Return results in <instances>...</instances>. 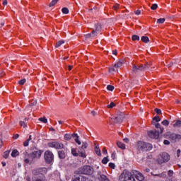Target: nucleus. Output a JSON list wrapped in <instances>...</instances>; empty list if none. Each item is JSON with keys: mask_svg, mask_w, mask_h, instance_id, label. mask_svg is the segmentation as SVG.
<instances>
[{"mask_svg": "<svg viewBox=\"0 0 181 181\" xmlns=\"http://www.w3.org/2000/svg\"><path fill=\"white\" fill-rule=\"evenodd\" d=\"M42 153H43V151L42 150L35 151L30 153H28L24 159V163L26 165H32L35 159H40V156H42Z\"/></svg>", "mask_w": 181, "mask_h": 181, "instance_id": "f257e3e1", "label": "nucleus"}, {"mask_svg": "<svg viewBox=\"0 0 181 181\" xmlns=\"http://www.w3.org/2000/svg\"><path fill=\"white\" fill-rule=\"evenodd\" d=\"M136 148L139 152H148V151H152L153 146H152V144L139 141L137 142Z\"/></svg>", "mask_w": 181, "mask_h": 181, "instance_id": "f03ea898", "label": "nucleus"}, {"mask_svg": "<svg viewBox=\"0 0 181 181\" xmlns=\"http://www.w3.org/2000/svg\"><path fill=\"white\" fill-rule=\"evenodd\" d=\"M79 175H87L88 176H91L94 173V168L90 165H83L82 168H79Z\"/></svg>", "mask_w": 181, "mask_h": 181, "instance_id": "7ed1b4c3", "label": "nucleus"}, {"mask_svg": "<svg viewBox=\"0 0 181 181\" xmlns=\"http://www.w3.org/2000/svg\"><path fill=\"white\" fill-rule=\"evenodd\" d=\"M149 64H141V65H135L134 64L132 66V71L135 73V74L139 73V71H145V70L149 69Z\"/></svg>", "mask_w": 181, "mask_h": 181, "instance_id": "20e7f679", "label": "nucleus"}, {"mask_svg": "<svg viewBox=\"0 0 181 181\" xmlns=\"http://www.w3.org/2000/svg\"><path fill=\"white\" fill-rule=\"evenodd\" d=\"M44 159L45 161V163L47 165H50V163H53L54 160V155H53V153L50 151H46L44 154Z\"/></svg>", "mask_w": 181, "mask_h": 181, "instance_id": "39448f33", "label": "nucleus"}, {"mask_svg": "<svg viewBox=\"0 0 181 181\" xmlns=\"http://www.w3.org/2000/svg\"><path fill=\"white\" fill-rule=\"evenodd\" d=\"M125 118V115L123 112H119L115 117H112L114 124H122Z\"/></svg>", "mask_w": 181, "mask_h": 181, "instance_id": "423d86ee", "label": "nucleus"}, {"mask_svg": "<svg viewBox=\"0 0 181 181\" xmlns=\"http://www.w3.org/2000/svg\"><path fill=\"white\" fill-rule=\"evenodd\" d=\"M161 160H158V163L162 165V163H166L170 160V156L166 152H163L160 154Z\"/></svg>", "mask_w": 181, "mask_h": 181, "instance_id": "0eeeda50", "label": "nucleus"}, {"mask_svg": "<svg viewBox=\"0 0 181 181\" xmlns=\"http://www.w3.org/2000/svg\"><path fill=\"white\" fill-rule=\"evenodd\" d=\"M167 136H168V139L173 142H179L181 139V135L176 133L168 132Z\"/></svg>", "mask_w": 181, "mask_h": 181, "instance_id": "6e6552de", "label": "nucleus"}, {"mask_svg": "<svg viewBox=\"0 0 181 181\" xmlns=\"http://www.w3.org/2000/svg\"><path fill=\"white\" fill-rule=\"evenodd\" d=\"M49 148H54V149H64V144L60 141H52L47 144Z\"/></svg>", "mask_w": 181, "mask_h": 181, "instance_id": "1a4fd4ad", "label": "nucleus"}, {"mask_svg": "<svg viewBox=\"0 0 181 181\" xmlns=\"http://www.w3.org/2000/svg\"><path fill=\"white\" fill-rule=\"evenodd\" d=\"M47 174V168H38L36 169H34L33 170V175L35 176H39V175H42V176H45V175Z\"/></svg>", "mask_w": 181, "mask_h": 181, "instance_id": "9d476101", "label": "nucleus"}, {"mask_svg": "<svg viewBox=\"0 0 181 181\" xmlns=\"http://www.w3.org/2000/svg\"><path fill=\"white\" fill-rule=\"evenodd\" d=\"M159 131L156 130H151L148 132V135L150 138H152L153 139H158L159 138Z\"/></svg>", "mask_w": 181, "mask_h": 181, "instance_id": "9b49d317", "label": "nucleus"}, {"mask_svg": "<svg viewBox=\"0 0 181 181\" xmlns=\"http://www.w3.org/2000/svg\"><path fill=\"white\" fill-rule=\"evenodd\" d=\"M97 177L100 181H111L108 179V177L107 175L103 174L101 171H98L97 173Z\"/></svg>", "mask_w": 181, "mask_h": 181, "instance_id": "f8f14e48", "label": "nucleus"}, {"mask_svg": "<svg viewBox=\"0 0 181 181\" xmlns=\"http://www.w3.org/2000/svg\"><path fill=\"white\" fill-rule=\"evenodd\" d=\"M135 176H136V179L139 181H142L144 180V179H145V177L144 176V175H142V173L138 171H136Z\"/></svg>", "mask_w": 181, "mask_h": 181, "instance_id": "ddd939ff", "label": "nucleus"}, {"mask_svg": "<svg viewBox=\"0 0 181 181\" xmlns=\"http://www.w3.org/2000/svg\"><path fill=\"white\" fill-rule=\"evenodd\" d=\"M78 155H79V156L81 158H87V154L86 153V150H83L81 148L78 149Z\"/></svg>", "mask_w": 181, "mask_h": 181, "instance_id": "4468645a", "label": "nucleus"}, {"mask_svg": "<svg viewBox=\"0 0 181 181\" xmlns=\"http://www.w3.org/2000/svg\"><path fill=\"white\" fill-rule=\"evenodd\" d=\"M152 124H153V125H155V127L157 128V129H160V130H158L159 134H162V132H163V130L165 129L163 127H162L159 123L152 122Z\"/></svg>", "mask_w": 181, "mask_h": 181, "instance_id": "2eb2a0df", "label": "nucleus"}, {"mask_svg": "<svg viewBox=\"0 0 181 181\" xmlns=\"http://www.w3.org/2000/svg\"><path fill=\"white\" fill-rule=\"evenodd\" d=\"M72 136L73 138H74V141L76 144H78V145H81V141L79 139L78 134L74 133V134H72Z\"/></svg>", "mask_w": 181, "mask_h": 181, "instance_id": "dca6fc26", "label": "nucleus"}, {"mask_svg": "<svg viewBox=\"0 0 181 181\" xmlns=\"http://www.w3.org/2000/svg\"><path fill=\"white\" fill-rule=\"evenodd\" d=\"M73 181H87V178L83 175H78Z\"/></svg>", "mask_w": 181, "mask_h": 181, "instance_id": "f3484780", "label": "nucleus"}, {"mask_svg": "<svg viewBox=\"0 0 181 181\" xmlns=\"http://www.w3.org/2000/svg\"><path fill=\"white\" fill-rule=\"evenodd\" d=\"M95 36H97V32L94 30L90 33L86 34V37L87 39H90V37H95Z\"/></svg>", "mask_w": 181, "mask_h": 181, "instance_id": "a211bd4d", "label": "nucleus"}, {"mask_svg": "<svg viewBox=\"0 0 181 181\" xmlns=\"http://www.w3.org/2000/svg\"><path fill=\"white\" fill-rule=\"evenodd\" d=\"M58 156L59 159H64L66 158V153L64 151H58Z\"/></svg>", "mask_w": 181, "mask_h": 181, "instance_id": "6ab92c4d", "label": "nucleus"}, {"mask_svg": "<svg viewBox=\"0 0 181 181\" xmlns=\"http://www.w3.org/2000/svg\"><path fill=\"white\" fill-rule=\"evenodd\" d=\"M93 30H95V32L97 33V35H98V32L101 30V24L100 23L95 24V29Z\"/></svg>", "mask_w": 181, "mask_h": 181, "instance_id": "aec40b11", "label": "nucleus"}, {"mask_svg": "<svg viewBox=\"0 0 181 181\" xmlns=\"http://www.w3.org/2000/svg\"><path fill=\"white\" fill-rule=\"evenodd\" d=\"M33 181H46V179L42 177H33Z\"/></svg>", "mask_w": 181, "mask_h": 181, "instance_id": "412c9836", "label": "nucleus"}, {"mask_svg": "<svg viewBox=\"0 0 181 181\" xmlns=\"http://www.w3.org/2000/svg\"><path fill=\"white\" fill-rule=\"evenodd\" d=\"M151 175L153 176H157L158 177H166V174L165 173H160V174H153V173H151Z\"/></svg>", "mask_w": 181, "mask_h": 181, "instance_id": "4be33fe9", "label": "nucleus"}, {"mask_svg": "<svg viewBox=\"0 0 181 181\" xmlns=\"http://www.w3.org/2000/svg\"><path fill=\"white\" fill-rule=\"evenodd\" d=\"M71 138H73V134H66L64 135L65 141H70L71 139Z\"/></svg>", "mask_w": 181, "mask_h": 181, "instance_id": "5701e85b", "label": "nucleus"}, {"mask_svg": "<svg viewBox=\"0 0 181 181\" xmlns=\"http://www.w3.org/2000/svg\"><path fill=\"white\" fill-rule=\"evenodd\" d=\"M95 152L98 156H101V150L100 149V147L95 146Z\"/></svg>", "mask_w": 181, "mask_h": 181, "instance_id": "b1692460", "label": "nucleus"}, {"mask_svg": "<svg viewBox=\"0 0 181 181\" xmlns=\"http://www.w3.org/2000/svg\"><path fill=\"white\" fill-rule=\"evenodd\" d=\"M19 155V151L18 150L15 149L11 152V156L13 158H16Z\"/></svg>", "mask_w": 181, "mask_h": 181, "instance_id": "393cba45", "label": "nucleus"}, {"mask_svg": "<svg viewBox=\"0 0 181 181\" xmlns=\"http://www.w3.org/2000/svg\"><path fill=\"white\" fill-rule=\"evenodd\" d=\"M117 145L118 148H120V149H125V145L124 144V143H122L121 141H118L117 143Z\"/></svg>", "mask_w": 181, "mask_h": 181, "instance_id": "a878e982", "label": "nucleus"}, {"mask_svg": "<svg viewBox=\"0 0 181 181\" xmlns=\"http://www.w3.org/2000/svg\"><path fill=\"white\" fill-rule=\"evenodd\" d=\"M88 146V144H87V142L85 141V142L82 143V146L79 149L86 151V149H87Z\"/></svg>", "mask_w": 181, "mask_h": 181, "instance_id": "bb28decb", "label": "nucleus"}, {"mask_svg": "<svg viewBox=\"0 0 181 181\" xmlns=\"http://www.w3.org/2000/svg\"><path fill=\"white\" fill-rule=\"evenodd\" d=\"M160 122V117H159L158 115H156L153 118V124H156L155 122Z\"/></svg>", "mask_w": 181, "mask_h": 181, "instance_id": "cd10ccee", "label": "nucleus"}, {"mask_svg": "<svg viewBox=\"0 0 181 181\" xmlns=\"http://www.w3.org/2000/svg\"><path fill=\"white\" fill-rule=\"evenodd\" d=\"M175 128H180L181 127V120H177L176 122L173 124Z\"/></svg>", "mask_w": 181, "mask_h": 181, "instance_id": "c85d7f7f", "label": "nucleus"}, {"mask_svg": "<svg viewBox=\"0 0 181 181\" xmlns=\"http://www.w3.org/2000/svg\"><path fill=\"white\" fill-rule=\"evenodd\" d=\"M57 2H59V0H52L49 4V8H52V6H54V5L57 4Z\"/></svg>", "mask_w": 181, "mask_h": 181, "instance_id": "c756f323", "label": "nucleus"}, {"mask_svg": "<svg viewBox=\"0 0 181 181\" xmlns=\"http://www.w3.org/2000/svg\"><path fill=\"white\" fill-rule=\"evenodd\" d=\"M71 154L74 156H78V153H77V148H71Z\"/></svg>", "mask_w": 181, "mask_h": 181, "instance_id": "7c9ffc66", "label": "nucleus"}, {"mask_svg": "<svg viewBox=\"0 0 181 181\" xmlns=\"http://www.w3.org/2000/svg\"><path fill=\"white\" fill-rule=\"evenodd\" d=\"M62 13H64V15H67V14H69V8H68L64 7V8H62Z\"/></svg>", "mask_w": 181, "mask_h": 181, "instance_id": "2f4dec72", "label": "nucleus"}, {"mask_svg": "<svg viewBox=\"0 0 181 181\" xmlns=\"http://www.w3.org/2000/svg\"><path fill=\"white\" fill-rule=\"evenodd\" d=\"M141 40L144 42V43H148V42H149V37L146 36H142Z\"/></svg>", "mask_w": 181, "mask_h": 181, "instance_id": "473e14b6", "label": "nucleus"}, {"mask_svg": "<svg viewBox=\"0 0 181 181\" xmlns=\"http://www.w3.org/2000/svg\"><path fill=\"white\" fill-rule=\"evenodd\" d=\"M122 66V62H118L116 64H115V68L117 69L118 70V69H119V67H121Z\"/></svg>", "mask_w": 181, "mask_h": 181, "instance_id": "72a5a7b5", "label": "nucleus"}, {"mask_svg": "<svg viewBox=\"0 0 181 181\" xmlns=\"http://www.w3.org/2000/svg\"><path fill=\"white\" fill-rule=\"evenodd\" d=\"M54 175L57 176L56 177L57 181H62V178L60 177V173L56 172Z\"/></svg>", "mask_w": 181, "mask_h": 181, "instance_id": "f704fd0d", "label": "nucleus"}, {"mask_svg": "<svg viewBox=\"0 0 181 181\" xmlns=\"http://www.w3.org/2000/svg\"><path fill=\"white\" fill-rule=\"evenodd\" d=\"M64 41L63 40H59L56 43L55 47H60V46H62V45H64Z\"/></svg>", "mask_w": 181, "mask_h": 181, "instance_id": "c9c22d12", "label": "nucleus"}, {"mask_svg": "<svg viewBox=\"0 0 181 181\" xmlns=\"http://www.w3.org/2000/svg\"><path fill=\"white\" fill-rule=\"evenodd\" d=\"M108 162H109V160H108V158H107V157H105V158H103V160H102V163H103V165H107V164L108 163Z\"/></svg>", "mask_w": 181, "mask_h": 181, "instance_id": "e433bc0d", "label": "nucleus"}, {"mask_svg": "<svg viewBox=\"0 0 181 181\" xmlns=\"http://www.w3.org/2000/svg\"><path fill=\"white\" fill-rule=\"evenodd\" d=\"M114 86L112 85H107V90H108L109 91H114Z\"/></svg>", "mask_w": 181, "mask_h": 181, "instance_id": "4c0bfd02", "label": "nucleus"}, {"mask_svg": "<svg viewBox=\"0 0 181 181\" xmlns=\"http://www.w3.org/2000/svg\"><path fill=\"white\" fill-rule=\"evenodd\" d=\"M25 83H26L25 78H23L18 81V84H20V86H23V84H25Z\"/></svg>", "mask_w": 181, "mask_h": 181, "instance_id": "58836bf2", "label": "nucleus"}, {"mask_svg": "<svg viewBox=\"0 0 181 181\" xmlns=\"http://www.w3.org/2000/svg\"><path fill=\"white\" fill-rule=\"evenodd\" d=\"M3 157L4 159H8V158H9V151H5L4 153Z\"/></svg>", "mask_w": 181, "mask_h": 181, "instance_id": "ea45409f", "label": "nucleus"}, {"mask_svg": "<svg viewBox=\"0 0 181 181\" xmlns=\"http://www.w3.org/2000/svg\"><path fill=\"white\" fill-rule=\"evenodd\" d=\"M39 121L43 122L44 124H47V119H46V117H40L39 119Z\"/></svg>", "mask_w": 181, "mask_h": 181, "instance_id": "a19ab883", "label": "nucleus"}, {"mask_svg": "<svg viewBox=\"0 0 181 181\" xmlns=\"http://www.w3.org/2000/svg\"><path fill=\"white\" fill-rule=\"evenodd\" d=\"M109 71L110 73H114V71H118V69L113 66L109 69Z\"/></svg>", "mask_w": 181, "mask_h": 181, "instance_id": "79ce46f5", "label": "nucleus"}, {"mask_svg": "<svg viewBox=\"0 0 181 181\" xmlns=\"http://www.w3.org/2000/svg\"><path fill=\"white\" fill-rule=\"evenodd\" d=\"M162 125H164L165 127H168V125H169V121H168V119H164L162 122H161Z\"/></svg>", "mask_w": 181, "mask_h": 181, "instance_id": "37998d69", "label": "nucleus"}, {"mask_svg": "<svg viewBox=\"0 0 181 181\" xmlns=\"http://www.w3.org/2000/svg\"><path fill=\"white\" fill-rule=\"evenodd\" d=\"M157 8H158V4H152V6L151 7V9H152V11H155Z\"/></svg>", "mask_w": 181, "mask_h": 181, "instance_id": "c03bdc74", "label": "nucleus"}, {"mask_svg": "<svg viewBox=\"0 0 181 181\" xmlns=\"http://www.w3.org/2000/svg\"><path fill=\"white\" fill-rule=\"evenodd\" d=\"M165 23V18H158L157 20V23L161 24Z\"/></svg>", "mask_w": 181, "mask_h": 181, "instance_id": "a18cd8bd", "label": "nucleus"}, {"mask_svg": "<svg viewBox=\"0 0 181 181\" xmlns=\"http://www.w3.org/2000/svg\"><path fill=\"white\" fill-rule=\"evenodd\" d=\"M132 40H139V35H134L132 37Z\"/></svg>", "mask_w": 181, "mask_h": 181, "instance_id": "49530a36", "label": "nucleus"}, {"mask_svg": "<svg viewBox=\"0 0 181 181\" xmlns=\"http://www.w3.org/2000/svg\"><path fill=\"white\" fill-rule=\"evenodd\" d=\"M112 159H117V152L113 151L112 155H111Z\"/></svg>", "mask_w": 181, "mask_h": 181, "instance_id": "de8ad7c7", "label": "nucleus"}, {"mask_svg": "<svg viewBox=\"0 0 181 181\" xmlns=\"http://www.w3.org/2000/svg\"><path fill=\"white\" fill-rule=\"evenodd\" d=\"M19 124H20L21 127H23V128H26V127H27L26 123H25V122H23V121H20Z\"/></svg>", "mask_w": 181, "mask_h": 181, "instance_id": "09e8293b", "label": "nucleus"}, {"mask_svg": "<svg viewBox=\"0 0 181 181\" xmlns=\"http://www.w3.org/2000/svg\"><path fill=\"white\" fill-rule=\"evenodd\" d=\"M114 107H115L114 102L110 103V104L107 105V108H114Z\"/></svg>", "mask_w": 181, "mask_h": 181, "instance_id": "8fccbe9b", "label": "nucleus"}, {"mask_svg": "<svg viewBox=\"0 0 181 181\" xmlns=\"http://www.w3.org/2000/svg\"><path fill=\"white\" fill-rule=\"evenodd\" d=\"M109 168H111V169H115V164L113 163H109Z\"/></svg>", "mask_w": 181, "mask_h": 181, "instance_id": "3c124183", "label": "nucleus"}, {"mask_svg": "<svg viewBox=\"0 0 181 181\" xmlns=\"http://www.w3.org/2000/svg\"><path fill=\"white\" fill-rule=\"evenodd\" d=\"M29 142H30V141H29L28 139H26V140L23 142L24 146H29Z\"/></svg>", "mask_w": 181, "mask_h": 181, "instance_id": "603ef678", "label": "nucleus"}, {"mask_svg": "<svg viewBox=\"0 0 181 181\" xmlns=\"http://www.w3.org/2000/svg\"><path fill=\"white\" fill-rule=\"evenodd\" d=\"M173 170H168V176L169 177H172V176H173Z\"/></svg>", "mask_w": 181, "mask_h": 181, "instance_id": "864d4df0", "label": "nucleus"}, {"mask_svg": "<svg viewBox=\"0 0 181 181\" xmlns=\"http://www.w3.org/2000/svg\"><path fill=\"white\" fill-rule=\"evenodd\" d=\"M155 112H156V114L159 115V114H162V110H160V109L158 108H156L154 110Z\"/></svg>", "mask_w": 181, "mask_h": 181, "instance_id": "5fc2aeb1", "label": "nucleus"}, {"mask_svg": "<svg viewBox=\"0 0 181 181\" xmlns=\"http://www.w3.org/2000/svg\"><path fill=\"white\" fill-rule=\"evenodd\" d=\"M163 144L164 145H170V141L169 140H164Z\"/></svg>", "mask_w": 181, "mask_h": 181, "instance_id": "6e6d98bb", "label": "nucleus"}, {"mask_svg": "<svg viewBox=\"0 0 181 181\" xmlns=\"http://www.w3.org/2000/svg\"><path fill=\"white\" fill-rule=\"evenodd\" d=\"M180 153H181L180 149H177V158H179L180 156Z\"/></svg>", "mask_w": 181, "mask_h": 181, "instance_id": "4d7b16f0", "label": "nucleus"}, {"mask_svg": "<svg viewBox=\"0 0 181 181\" xmlns=\"http://www.w3.org/2000/svg\"><path fill=\"white\" fill-rule=\"evenodd\" d=\"M117 53H118V52L117 51V49H114L112 51V54H115V56H117Z\"/></svg>", "mask_w": 181, "mask_h": 181, "instance_id": "13d9d810", "label": "nucleus"}, {"mask_svg": "<svg viewBox=\"0 0 181 181\" xmlns=\"http://www.w3.org/2000/svg\"><path fill=\"white\" fill-rule=\"evenodd\" d=\"M136 15H141V10H136L135 11Z\"/></svg>", "mask_w": 181, "mask_h": 181, "instance_id": "bf43d9fd", "label": "nucleus"}, {"mask_svg": "<svg viewBox=\"0 0 181 181\" xmlns=\"http://www.w3.org/2000/svg\"><path fill=\"white\" fill-rule=\"evenodd\" d=\"M13 139H18V138H19V134H16L13 136Z\"/></svg>", "mask_w": 181, "mask_h": 181, "instance_id": "052dcab7", "label": "nucleus"}, {"mask_svg": "<svg viewBox=\"0 0 181 181\" xmlns=\"http://www.w3.org/2000/svg\"><path fill=\"white\" fill-rule=\"evenodd\" d=\"M124 141L126 142V144H128V142H129V139L125 138L124 139Z\"/></svg>", "mask_w": 181, "mask_h": 181, "instance_id": "680f3d73", "label": "nucleus"}, {"mask_svg": "<svg viewBox=\"0 0 181 181\" xmlns=\"http://www.w3.org/2000/svg\"><path fill=\"white\" fill-rule=\"evenodd\" d=\"M91 114H92V115H93V117H95V115H97V112L93 110L91 112Z\"/></svg>", "mask_w": 181, "mask_h": 181, "instance_id": "e2e57ef3", "label": "nucleus"}, {"mask_svg": "<svg viewBox=\"0 0 181 181\" xmlns=\"http://www.w3.org/2000/svg\"><path fill=\"white\" fill-rule=\"evenodd\" d=\"M167 66L168 67H172V66H173V62H169Z\"/></svg>", "mask_w": 181, "mask_h": 181, "instance_id": "0e129e2a", "label": "nucleus"}, {"mask_svg": "<svg viewBox=\"0 0 181 181\" xmlns=\"http://www.w3.org/2000/svg\"><path fill=\"white\" fill-rule=\"evenodd\" d=\"M3 5H8V1L4 0Z\"/></svg>", "mask_w": 181, "mask_h": 181, "instance_id": "69168bd1", "label": "nucleus"}, {"mask_svg": "<svg viewBox=\"0 0 181 181\" xmlns=\"http://www.w3.org/2000/svg\"><path fill=\"white\" fill-rule=\"evenodd\" d=\"M103 153H107V151L105 148H103Z\"/></svg>", "mask_w": 181, "mask_h": 181, "instance_id": "338daca9", "label": "nucleus"}, {"mask_svg": "<svg viewBox=\"0 0 181 181\" xmlns=\"http://www.w3.org/2000/svg\"><path fill=\"white\" fill-rule=\"evenodd\" d=\"M166 181H173V180L172 178L168 177V178L166 179Z\"/></svg>", "mask_w": 181, "mask_h": 181, "instance_id": "774afa93", "label": "nucleus"}]
</instances>
